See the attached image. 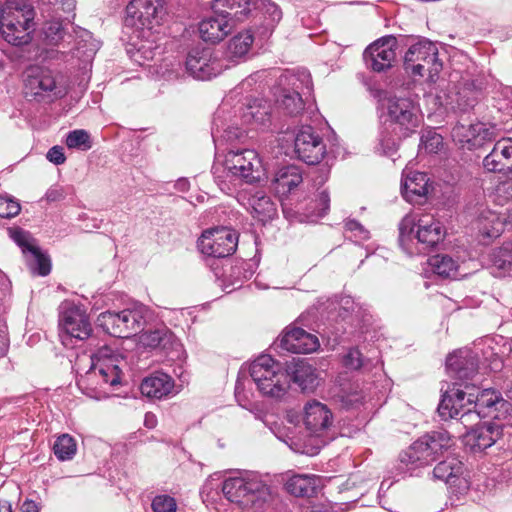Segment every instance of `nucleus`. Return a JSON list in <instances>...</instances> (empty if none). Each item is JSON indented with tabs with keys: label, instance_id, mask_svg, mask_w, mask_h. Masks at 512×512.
<instances>
[{
	"label": "nucleus",
	"instance_id": "obj_62",
	"mask_svg": "<svg viewBox=\"0 0 512 512\" xmlns=\"http://www.w3.org/2000/svg\"><path fill=\"white\" fill-rule=\"evenodd\" d=\"M0 512H12L11 504L8 502L0 503Z\"/></svg>",
	"mask_w": 512,
	"mask_h": 512
},
{
	"label": "nucleus",
	"instance_id": "obj_19",
	"mask_svg": "<svg viewBox=\"0 0 512 512\" xmlns=\"http://www.w3.org/2000/svg\"><path fill=\"white\" fill-rule=\"evenodd\" d=\"M453 140L469 150L483 146L486 142L497 137L494 127H488L484 123L457 124L452 128Z\"/></svg>",
	"mask_w": 512,
	"mask_h": 512
},
{
	"label": "nucleus",
	"instance_id": "obj_2",
	"mask_svg": "<svg viewBox=\"0 0 512 512\" xmlns=\"http://www.w3.org/2000/svg\"><path fill=\"white\" fill-rule=\"evenodd\" d=\"M214 177L221 190H229V184L237 182L252 184L266 175V169L259 154L253 149L230 150L222 165L213 166Z\"/></svg>",
	"mask_w": 512,
	"mask_h": 512
},
{
	"label": "nucleus",
	"instance_id": "obj_56",
	"mask_svg": "<svg viewBox=\"0 0 512 512\" xmlns=\"http://www.w3.org/2000/svg\"><path fill=\"white\" fill-rule=\"evenodd\" d=\"M157 424V418L156 416L151 413V412H148L145 414V417H144V425L147 427V428H154Z\"/></svg>",
	"mask_w": 512,
	"mask_h": 512
},
{
	"label": "nucleus",
	"instance_id": "obj_60",
	"mask_svg": "<svg viewBox=\"0 0 512 512\" xmlns=\"http://www.w3.org/2000/svg\"><path fill=\"white\" fill-rule=\"evenodd\" d=\"M235 397L237 399V401L239 402V404L243 407H246L247 403L244 399H242V392L240 390V383L239 381L236 383V387H235Z\"/></svg>",
	"mask_w": 512,
	"mask_h": 512
},
{
	"label": "nucleus",
	"instance_id": "obj_52",
	"mask_svg": "<svg viewBox=\"0 0 512 512\" xmlns=\"http://www.w3.org/2000/svg\"><path fill=\"white\" fill-rule=\"evenodd\" d=\"M46 157L51 163L55 165L64 164L66 161L63 147L57 145L48 150Z\"/></svg>",
	"mask_w": 512,
	"mask_h": 512
},
{
	"label": "nucleus",
	"instance_id": "obj_28",
	"mask_svg": "<svg viewBox=\"0 0 512 512\" xmlns=\"http://www.w3.org/2000/svg\"><path fill=\"white\" fill-rule=\"evenodd\" d=\"M281 370H283L281 364L266 354L259 356L250 365V375L258 389H266L269 378Z\"/></svg>",
	"mask_w": 512,
	"mask_h": 512
},
{
	"label": "nucleus",
	"instance_id": "obj_54",
	"mask_svg": "<svg viewBox=\"0 0 512 512\" xmlns=\"http://www.w3.org/2000/svg\"><path fill=\"white\" fill-rule=\"evenodd\" d=\"M503 231V222L497 218V220L493 221V226L490 230H483V233L490 238L498 237Z\"/></svg>",
	"mask_w": 512,
	"mask_h": 512
},
{
	"label": "nucleus",
	"instance_id": "obj_24",
	"mask_svg": "<svg viewBox=\"0 0 512 512\" xmlns=\"http://www.w3.org/2000/svg\"><path fill=\"white\" fill-rule=\"evenodd\" d=\"M280 346L292 353L307 354L316 351L320 344L317 336L302 328L294 327L287 330L280 339Z\"/></svg>",
	"mask_w": 512,
	"mask_h": 512
},
{
	"label": "nucleus",
	"instance_id": "obj_55",
	"mask_svg": "<svg viewBox=\"0 0 512 512\" xmlns=\"http://www.w3.org/2000/svg\"><path fill=\"white\" fill-rule=\"evenodd\" d=\"M20 512H39L37 504L32 500H26L20 507Z\"/></svg>",
	"mask_w": 512,
	"mask_h": 512
},
{
	"label": "nucleus",
	"instance_id": "obj_17",
	"mask_svg": "<svg viewBox=\"0 0 512 512\" xmlns=\"http://www.w3.org/2000/svg\"><path fill=\"white\" fill-rule=\"evenodd\" d=\"M295 153L308 165L318 164L326 154L322 137L311 126L301 127L294 140Z\"/></svg>",
	"mask_w": 512,
	"mask_h": 512
},
{
	"label": "nucleus",
	"instance_id": "obj_27",
	"mask_svg": "<svg viewBox=\"0 0 512 512\" xmlns=\"http://www.w3.org/2000/svg\"><path fill=\"white\" fill-rule=\"evenodd\" d=\"M504 428L496 422H485L472 429L466 436L467 443L475 450H485L491 447L501 435Z\"/></svg>",
	"mask_w": 512,
	"mask_h": 512
},
{
	"label": "nucleus",
	"instance_id": "obj_5",
	"mask_svg": "<svg viewBox=\"0 0 512 512\" xmlns=\"http://www.w3.org/2000/svg\"><path fill=\"white\" fill-rule=\"evenodd\" d=\"M452 445L450 434L445 430L432 431L421 436L399 454L400 468L414 471L430 465Z\"/></svg>",
	"mask_w": 512,
	"mask_h": 512
},
{
	"label": "nucleus",
	"instance_id": "obj_26",
	"mask_svg": "<svg viewBox=\"0 0 512 512\" xmlns=\"http://www.w3.org/2000/svg\"><path fill=\"white\" fill-rule=\"evenodd\" d=\"M430 189L431 184L426 173L415 171L404 175L402 194L407 201L415 204L423 203Z\"/></svg>",
	"mask_w": 512,
	"mask_h": 512
},
{
	"label": "nucleus",
	"instance_id": "obj_32",
	"mask_svg": "<svg viewBox=\"0 0 512 512\" xmlns=\"http://www.w3.org/2000/svg\"><path fill=\"white\" fill-rule=\"evenodd\" d=\"M319 477L316 475L298 474L289 478L285 484L286 490L296 497H311L319 487Z\"/></svg>",
	"mask_w": 512,
	"mask_h": 512
},
{
	"label": "nucleus",
	"instance_id": "obj_14",
	"mask_svg": "<svg viewBox=\"0 0 512 512\" xmlns=\"http://www.w3.org/2000/svg\"><path fill=\"white\" fill-rule=\"evenodd\" d=\"M237 233L227 227H216L205 230L198 240L200 251L211 257L223 258L236 250Z\"/></svg>",
	"mask_w": 512,
	"mask_h": 512
},
{
	"label": "nucleus",
	"instance_id": "obj_63",
	"mask_svg": "<svg viewBox=\"0 0 512 512\" xmlns=\"http://www.w3.org/2000/svg\"><path fill=\"white\" fill-rule=\"evenodd\" d=\"M177 186L180 190L185 191L188 188V182L186 180H179Z\"/></svg>",
	"mask_w": 512,
	"mask_h": 512
},
{
	"label": "nucleus",
	"instance_id": "obj_48",
	"mask_svg": "<svg viewBox=\"0 0 512 512\" xmlns=\"http://www.w3.org/2000/svg\"><path fill=\"white\" fill-rule=\"evenodd\" d=\"M21 211V206L16 200L0 195V217L12 218Z\"/></svg>",
	"mask_w": 512,
	"mask_h": 512
},
{
	"label": "nucleus",
	"instance_id": "obj_18",
	"mask_svg": "<svg viewBox=\"0 0 512 512\" xmlns=\"http://www.w3.org/2000/svg\"><path fill=\"white\" fill-rule=\"evenodd\" d=\"M398 43L394 36H385L369 45L363 54L366 65L373 71L382 72L392 66Z\"/></svg>",
	"mask_w": 512,
	"mask_h": 512
},
{
	"label": "nucleus",
	"instance_id": "obj_33",
	"mask_svg": "<svg viewBox=\"0 0 512 512\" xmlns=\"http://www.w3.org/2000/svg\"><path fill=\"white\" fill-rule=\"evenodd\" d=\"M303 181L301 170L294 165L284 166L280 168L273 178L275 190L279 194L291 192Z\"/></svg>",
	"mask_w": 512,
	"mask_h": 512
},
{
	"label": "nucleus",
	"instance_id": "obj_45",
	"mask_svg": "<svg viewBox=\"0 0 512 512\" xmlns=\"http://www.w3.org/2000/svg\"><path fill=\"white\" fill-rule=\"evenodd\" d=\"M42 31L44 40L48 45H57L64 36L62 23L58 20L46 22L42 28Z\"/></svg>",
	"mask_w": 512,
	"mask_h": 512
},
{
	"label": "nucleus",
	"instance_id": "obj_31",
	"mask_svg": "<svg viewBox=\"0 0 512 512\" xmlns=\"http://www.w3.org/2000/svg\"><path fill=\"white\" fill-rule=\"evenodd\" d=\"M175 342V336L166 326L143 331L139 336V343L150 349L166 350Z\"/></svg>",
	"mask_w": 512,
	"mask_h": 512
},
{
	"label": "nucleus",
	"instance_id": "obj_16",
	"mask_svg": "<svg viewBox=\"0 0 512 512\" xmlns=\"http://www.w3.org/2000/svg\"><path fill=\"white\" fill-rule=\"evenodd\" d=\"M225 66L210 48L195 47L186 59V70L198 80H210L219 75Z\"/></svg>",
	"mask_w": 512,
	"mask_h": 512
},
{
	"label": "nucleus",
	"instance_id": "obj_49",
	"mask_svg": "<svg viewBox=\"0 0 512 512\" xmlns=\"http://www.w3.org/2000/svg\"><path fill=\"white\" fill-rule=\"evenodd\" d=\"M495 202L504 205L512 200V180H506L499 183L494 192Z\"/></svg>",
	"mask_w": 512,
	"mask_h": 512
},
{
	"label": "nucleus",
	"instance_id": "obj_4",
	"mask_svg": "<svg viewBox=\"0 0 512 512\" xmlns=\"http://www.w3.org/2000/svg\"><path fill=\"white\" fill-rule=\"evenodd\" d=\"M34 8L23 1H7L0 9V33L14 46L27 45L35 31Z\"/></svg>",
	"mask_w": 512,
	"mask_h": 512
},
{
	"label": "nucleus",
	"instance_id": "obj_12",
	"mask_svg": "<svg viewBox=\"0 0 512 512\" xmlns=\"http://www.w3.org/2000/svg\"><path fill=\"white\" fill-rule=\"evenodd\" d=\"M404 66L414 76L437 75L442 69V63L438 59L436 45L429 40H420L411 45L405 53Z\"/></svg>",
	"mask_w": 512,
	"mask_h": 512
},
{
	"label": "nucleus",
	"instance_id": "obj_35",
	"mask_svg": "<svg viewBox=\"0 0 512 512\" xmlns=\"http://www.w3.org/2000/svg\"><path fill=\"white\" fill-rule=\"evenodd\" d=\"M501 400V395L493 389H484L477 394L469 392L467 403L473 406V413L478 418L483 408H492Z\"/></svg>",
	"mask_w": 512,
	"mask_h": 512
},
{
	"label": "nucleus",
	"instance_id": "obj_47",
	"mask_svg": "<svg viewBox=\"0 0 512 512\" xmlns=\"http://www.w3.org/2000/svg\"><path fill=\"white\" fill-rule=\"evenodd\" d=\"M154 512H177L176 500L169 495H158L152 501Z\"/></svg>",
	"mask_w": 512,
	"mask_h": 512
},
{
	"label": "nucleus",
	"instance_id": "obj_34",
	"mask_svg": "<svg viewBox=\"0 0 512 512\" xmlns=\"http://www.w3.org/2000/svg\"><path fill=\"white\" fill-rule=\"evenodd\" d=\"M249 206L254 218L265 222L277 215V208L272 199L263 191H256L249 198Z\"/></svg>",
	"mask_w": 512,
	"mask_h": 512
},
{
	"label": "nucleus",
	"instance_id": "obj_20",
	"mask_svg": "<svg viewBox=\"0 0 512 512\" xmlns=\"http://www.w3.org/2000/svg\"><path fill=\"white\" fill-rule=\"evenodd\" d=\"M435 479L444 481L452 493L464 494L469 490V482L464 476L463 463L455 457L439 462L433 469Z\"/></svg>",
	"mask_w": 512,
	"mask_h": 512
},
{
	"label": "nucleus",
	"instance_id": "obj_22",
	"mask_svg": "<svg viewBox=\"0 0 512 512\" xmlns=\"http://www.w3.org/2000/svg\"><path fill=\"white\" fill-rule=\"evenodd\" d=\"M303 410V422L310 434L317 437L325 435L333 423V414L328 406L312 400L304 405Z\"/></svg>",
	"mask_w": 512,
	"mask_h": 512
},
{
	"label": "nucleus",
	"instance_id": "obj_59",
	"mask_svg": "<svg viewBox=\"0 0 512 512\" xmlns=\"http://www.w3.org/2000/svg\"><path fill=\"white\" fill-rule=\"evenodd\" d=\"M60 197H61V194L56 189L48 190L46 193V199L50 202L57 201L58 199H60Z\"/></svg>",
	"mask_w": 512,
	"mask_h": 512
},
{
	"label": "nucleus",
	"instance_id": "obj_29",
	"mask_svg": "<svg viewBox=\"0 0 512 512\" xmlns=\"http://www.w3.org/2000/svg\"><path fill=\"white\" fill-rule=\"evenodd\" d=\"M173 388V379L165 373H155L146 377L140 385L141 393L144 396L156 399L168 396Z\"/></svg>",
	"mask_w": 512,
	"mask_h": 512
},
{
	"label": "nucleus",
	"instance_id": "obj_7",
	"mask_svg": "<svg viewBox=\"0 0 512 512\" xmlns=\"http://www.w3.org/2000/svg\"><path fill=\"white\" fill-rule=\"evenodd\" d=\"M229 10L203 19L199 23V34L205 42L218 43L232 30L235 21H242L250 14L248 0H218Z\"/></svg>",
	"mask_w": 512,
	"mask_h": 512
},
{
	"label": "nucleus",
	"instance_id": "obj_39",
	"mask_svg": "<svg viewBox=\"0 0 512 512\" xmlns=\"http://www.w3.org/2000/svg\"><path fill=\"white\" fill-rule=\"evenodd\" d=\"M248 1L250 2V13L252 12V7L258 10L264 16L267 27H273L281 20L282 11L275 3L269 0Z\"/></svg>",
	"mask_w": 512,
	"mask_h": 512
},
{
	"label": "nucleus",
	"instance_id": "obj_36",
	"mask_svg": "<svg viewBox=\"0 0 512 512\" xmlns=\"http://www.w3.org/2000/svg\"><path fill=\"white\" fill-rule=\"evenodd\" d=\"M266 383L268 385L266 389H259L261 394L267 397L280 399L287 393L290 387L289 373L288 371L281 370L269 378V381Z\"/></svg>",
	"mask_w": 512,
	"mask_h": 512
},
{
	"label": "nucleus",
	"instance_id": "obj_50",
	"mask_svg": "<svg viewBox=\"0 0 512 512\" xmlns=\"http://www.w3.org/2000/svg\"><path fill=\"white\" fill-rule=\"evenodd\" d=\"M330 208V196L326 190H322L317 194L316 207L312 212L316 216H324Z\"/></svg>",
	"mask_w": 512,
	"mask_h": 512
},
{
	"label": "nucleus",
	"instance_id": "obj_23",
	"mask_svg": "<svg viewBox=\"0 0 512 512\" xmlns=\"http://www.w3.org/2000/svg\"><path fill=\"white\" fill-rule=\"evenodd\" d=\"M483 166L489 172L509 174L512 172V138L498 140L492 151L483 159Z\"/></svg>",
	"mask_w": 512,
	"mask_h": 512
},
{
	"label": "nucleus",
	"instance_id": "obj_38",
	"mask_svg": "<svg viewBox=\"0 0 512 512\" xmlns=\"http://www.w3.org/2000/svg\"><path fill=\"white\" fill-rule=\"evenodd\" d=\"M491 269L497 277L512 276V244L503 246L494 254Z\"/></svg>",
	"mask_w": 512,
	"mask_h": 512
},
{
	"label": "nucleus",
	"instance_id": "obj_41",
	"mask_svg": "<svg viewBox=\"0 0 512 512\" xmlns=\"http://www.w3.org/2000/svg\"><path fill=\"white\" fill-rule=\"evenodd\" d=\"M53 451L60 461L71 460L77 451L76 441L69 434H62L56 439Z\"/></svg>",
	"mask_w": 512,
	"mask_h": 512
},
{
	"label": "nucleus",
	"instance_id": "obj_43",
	"mask_svg": "<svg viewBox=\"0 0 512 512\" xmlns=\"http://www.w3.org/2000/svg\"><path fill=\"white\" fill-rule=\"evenodd\" d=\"M66 146L70 149L87 151L92 147V141L87 131L76 129L69 132L66 136Z\"/></svg>",
	"mask_w": 512,
	"mask_h": 512
},
{
	"label": "nucleus",
	"instance_id": "obj_57",
	"mask_svg": "<svg viewBox=\"0 0 512 512\" xmlns=\"http://www.w3.org/2000/svg\"><path fill=\"white\" fill-rule=\"evenodd\" d=\"M346 228L350 231H359L360 233L364 232V228L362 227V225L355 220L347 221Z\"/></svg>",
	"mask_w": 512,
	"mask_h": 512
},
{
	"label": "nucleus",
	"instance_id": "obj_11",
	"mask_svg": "<svg viewBox=\"0 0 512 512\" xmlns=\"http://www.w3.org/2000/svg\"><path fill=\"white\" fill-rule=\"evenodd\" d=\"M59 327L64 345L68 340H86L91 336L92 325L83 305L71 300L63 301L59 306Z\"/></svg>",
	"mask_w": 512,
	"mask_h": 512
},
{
	"label": "nucleus",
	"instance_id": "obj_3",
	"mask_svg": "<svg viewBox=\"0 0 512 512\" xmlns=\"http://www.w3.org/2000/svg\"><path fill=\"white\" fill-rule=\"evenodd\" d=\"M109 352L110 349L103 348L93 355L90 369L77 380L78 387L91 398L107 397L108 388L120 383L121 370Z\"/></svg>",
	"mask_w": 512,
	"mask_h": 512
},
{
	"label": "nucleus",
	"instance_id": "obj_30",
	"mask_svg": "<svg viewBox=\"0 0 512 512\" xmlns=\"http://www.w3.org/2000/svg\"><path fill=\"white\" fill-rule=\"evenodd\" d=\"M292 379L302 390H313L318 385L316 369L305 360L295 361L288 370Z\"/></svg>",
	"mask_w": 512,
	"mask_h": 512
},
{
	"label": "nucleus",
	"instance_id": "obj_13",
	"mask_svg": "<svg viewBox=\"0 0 512 512\" xmlns=\"http://www.w3.org/2000/svg\"><path fill=\"white\" fill-rule=\"evenodd\" d=\"M164 14L161 0H131L126 6L124 23L137 30H152L161 24Z\"/></svg>",
	"mask_w": 512,
	"mask_h": 512
},
{
	"label": "nucleus",
	"instance_id": "obj_21",
	"mask_svg": "<svg viewBox=\"0 0 512 512\" xmlns=\"http://www.w3.org/2000/svg\"><path fill=\"white\" fill-rule=\"evenodd\" d=\"M469 392L453 387L445 391L438 406V413L443 420L460 416L461 419L473 416V406L467 403Z\"/></svg>",
	"mask_w": 512,
	"mask_h": 512
},
{
	"label": "nucleus",
	"instance_id": "obj_44",
	"mask_svg": "<svg viewBox=\"0 0 512 512\" xmlns=\"http://www.w3.org/2000/svg\"><path fill=\"white\" fill-rule=\"evenodd\" d=\"M9 235L26 256L38 247L31 234L21 228L9 229Z\"/></svg>",
	"mask_w": 512,
	"mask_h": 512
},
{
	"label": "nucleus",
	"instance_id": "obj_40",
	"mask_svg": "<svg viewBox=\"0 0 512 512\" xmlns=\"http://www.w3.org/2000/svg\"><path fill=\"white\" fill-rule=\"evenodd\" d=\"M253 43V35L250 31L235 35L228 43L227 54L230 58L244 57Z\"/></svg>",
	"mask_w": 512,
	"mask_h": 512
},
{
	"label": "nucleus",
	"instance_id": "obj_51",
	"mask_svg": "<svg viewBox=\"0 0 512 512\" xmlns=\"http://www.w3.org/2000/svg\"><path fill=\"white\" fill-rule=\"evenodd\" d=\"M245 115L252 116L256 121L263 122L265 117L269 115V106L262 105L261 103L249 105L247 107Z\"/></svg>",
	"mask_w": 512,
	"mask_h": 512
},
{
	"label": "nucleus",
	"instance_id": "obj_8",
	"mask_svg": "<svg viewBox=\"0 0 512 512\" xmlns=\"http://www.w3.org/2000/svg\"><path fill=\"white\" fill-rule=\"evenodd\" d=\"M222 491L230 502L242 508L260 506L269 494L267 485L253 473L225 479Z\"/></svg>",
	"mask_w": 512,
	"mask_h": 512
},
{
	"label": "nucleus",
	"instance_id": "obj_10",
	"mask_svg": "<svg viewBox=\"0 0 512 512\" xmlns=\"http://www.w3.org/2000/svg\"><path fill=\"white\" fill-rule=\"evenodd\" d=\"M24 86L26 94L38 101L59 99L67 94L54 71L40 65H31L25 70Z\"/></svg>",
	"mask_w": 512,
	"mask_h": 512
},
{
	"label": "nucleus",
	"instance_id": "obj_25",
	"mask_svg": "<svg viewBox=\"0 0 512 512\" xmlns=\"http://www.w3.org/2000/svg\"><path fill=\"white\" fill-rule=\"evenodd\" d=\"M446 368L457 379H469L477 373L478 358L471 350L460 349L447 357Z\"/></svg>",
	"mask_w": 512,
	"mask_h": 512
},
{
	"label": "nucleus",
	"instance_id": "obj_58",
	"mask_svg": "<svg viewBox=\"0 0 512 512\" xmlns=\"http://www.w3.org/2000/svg\"><path fill=\"white\" fill-rule=\"evenodd\" d=\"M43 3L49 4V5H58L61 4L63 7L67 6V8H71L72 3L70 0H41Z\"/></svg>",
	"mask_w": 512,
	"mask_h": 512
},
{
	"label": "nucleus",
	"instance_id": "obj_53",
	"mask_svg": "<svg viewBox=\"0 0 512 512\" xmlns=\"http://www.w3.org/2000/svg\"><path fill=\"white\" fill-rule=\"evenodd\" d=\"M345 365L351 369H358L362 366L361 353L357 349H351L345 357Z\"/></svg>",
	"mask_w": 512,
	"mask_h": 512
},
{
	"label": "nucleus",
	"instance_id": "obj_9",
	"mask_svg": "<svg viewBox=\"0 0 512 512\" xmlns=\"http://www.w3.org/2000/svg\"><path fill=\"white\" fill-rule=\"evenodd\" d=\"M148 314L149 310L144 305H134L119 312H102L97 321L111 336L127 338L143 328Z\"/></svg>",
	"mask_w": 512,
	"mask_h": 512
},
{
	"label": "nucleus",
	"instance_id": "obj_37",
	"mask_svg": "<svg viewBox=\"0 0 512 512\" xmlns=\"http://www.w3.org/2000/svg\"><path fill=\"white\" fill-rule=\"evenodd\" d=\"M432 271L443 278H456L459 275L458 263L448 255H435L429 259Z\"/></svg>",
	"mask_w": 512,
	"mask_h": 512
},
{
	"label": "nucleus",
	"instance_id": "obj_46",
	"mask_svg": "<svg viewBox=\"0 0 512 512\" xmlns=\"http://www.w3.org/2000/svg\"><path fill=\"white\" fill-rule=\"evenodd\" d=\"M442 146V136L433 130H428L421 136V147L429 153H437Z\"/></svg>",
	"mask_w": 512,
	"mask_h": 512
},
{
	"label": "nucleus",
	"instance_id": "obj_1",
	"mask_svg": "<svg viewBox=\"0 0 512 512\" xmlns=\"http://www.w3.org/2000/svg\"><path fill=\"white\" fill-rule=\"evenodd\" d=\"M380 120L379 143L384 154L393 152L401 139L417 133L424 122L423 112L411 97L393 96L386 99Z\"/></svg>",
	"mask_w": 512,
	"mask_h": 512
},
{
	"label": "nucleus",
	"instance_id": "obj_42",
	"mask_svg": "<svg viewBox=\"0 0 512 512\" xmlns=\"http://www.w3.org/2000/svg\"><path fill=\"white\" fill-rule=\"evenodd\" d=\"M28 266L33 274L47 276L51 271L50 259L42 253L39 247L35 248L28 255Z\"/></svg>",
	"mask_w": 512,
	"mask_h": 512
},
{
	"label": "nucleus",
	"instance_id": "obj_6",
	"mask_svg": "<svg viewBox=\"0 0 512 512\" xmlns=\"http://www.w3.org/2000/svg\"><path fill=\"white\" fill-rule=\"evenodd\" d=\"M417 227L415 238L427 247H434L445 236L442 223L431 214H408L399 223V243L404 251L413 254L410 242L414 239V228Z\"/></svg>",
	"mask_w": 512,
	"mask_h": 512
},
{
	"label": "nucleus",
	"instance_id": "obj_61",
	"mask_svg": "<svg viewBox=\"0 0 512 512\" xmlns=\"http://www.w3.org/2000/svg\"><path fill=\"white\" fill-rule=\"evenodd\" d=\"M7 340L4 336H0V357L4 356L7 351Z\"/></svg>",
	"mask_w": 512,
	"mask_h": 512
},
{
	"label": "nucleus",
	"instance_id": "obj_15",
	"mask_svg": "<svg viewBox=\"0 0 512 512\" xmlns=\"http://www.w3.org/2000/svg\"><path fill=\"white\" fill-rule=\"evenodd\" d=\"M289 84L293 89H283L277 98V104L283 113L297 116L304 110L301 94L310 93L312 90L311 75L306 70L299 71L297 75L290 77Z\"/></svg>",
	"mask_w": 512,
	"mask_h": 512
}]
</instances>
